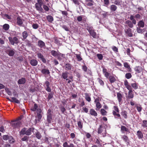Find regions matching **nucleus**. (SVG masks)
<instances>
[{"label":"nucleus","mask_w":147,"mask_h":147,"mask_svg":"<svg viewBox=\"0 0 147 147\" xmlns=\"http://www.w3.org/2000/svg\"><path fill=\"white\" fill-rule=\"evenodd\" d=\"M37 55L38 58L40 59L44 63L46 62L45 59L44 57V56L40 53H38Z\"/></svg>","instance_id":"nucleus-5"},{"label":"nucleus","mask_w":147,"mask_h":147,"mask_svg":"<svg viewBox=\"0 0 147 147\" xmlns=\"http://www.w3.org/2000/svg\"><path fill=\"white\" fill-rule=\"evenodd\" d=\"M90 114L93 116H96L97 115V114L96 111L93 109H91L90 111Z\"/></svg>","instance_id":"nucleus-16"},{"label":"nucleus","mask_w":147,"mask_h":147,"mask_svg":"<svg viewBox=\"0 0 147 147\" xmlns=\"http://www.w3.org/2000/svg\"><path fill=\"white\" fill-rule=\"evenodd\" d=\"M42 117L41 114H37L36 117L38 119V120L39 121L41 119Z\"/></svg>","instance_id":"nucleus-61"},{"label":"nucleus","mask_w":147,"mask_h":147,"mask_svg":"<svg viewBox=\"0 0 147 147\" xmlns=\"http://www.w3.org/2000/svg\"><path fill=\"white\" fill-rule=\"evenodd\" d=\"M53 95L52 93H50L49 94L48 97L47 99H48V101L53 97Z\"/></svg>","instance_id":"nucleus-55"},{"label":"nucleus","mask_w":147,"mask_h":147,"mask_svg":"<svg viewBox=\"0 0 147 147\" xmlns=\"http://www.w3.org/2000/svg\"><path fill=\"white\" fill-rule=\"evenodd\" d=\"M96 106L97 108L99 109H100L101 107V104L99 102H96Z\"/></svg>","instance_id":"nucleus-59"},{"label":"nucleus","mask_w":147,"mask_h":147,"mask_svg":"<svg viewBox=\"0 0 147 147\" xmlns=\"http://www.w3.org/2000/svg\"><path fill=\"white\" fill-rule=\"evenodd\" d=\"M42 73L44 74L49 75L50 72L48 69H43L41 70Z\"/></svg>","instance_id":"nucleus-12"},{"label":"nucleus","mask_w":147,"mask_h":147,"mask_svg":"<svg viewBox=\"0 0 147 147\" xmlns=\"http://www.w3.org/2000/svg\"><path fill=\"white\" fill-rule=\"evenodd\" d=\"M85 95V99L86 100L89 102H90L91 101V98L89 96L88 94L87 93H86Z\"/></svg>","instance_id":"nucleus-36"},{"label":"nucleus","mask_w":147,"mask_h":147,"mask_svg":"<svg viewBox=\"0 0 147 147\" xmlns=\"http://www.w3.org/2000/svg\"><path fill=\"white\" fill-rule=\"evenodd\" d=\"M102 125H100L98 129V134H100L102 132Z\"/></svg>","instance_id":"nucleus-39"},{"label":"nucleus","mask_w":147,"mask_h":147,"mask_svg":"<svg viewBox=\"0 0 147 147\" xmlns=\"http://www.w3.org/2000/svg\"><path fill=\"white\" fill-rule=\"evenodd\" d=\"M89 33L90 35L94 38H96V34L94 30L91 31H90V32Z\"/></svg>","instance_id":"nucleus-33"},{"label":"nucleus","mask_w":147,"mask_h":147,"mask_svg":"<svg viewBox=\"0 0 147 147\" xmlns=\"http://www.w3.org/2000/svg\"><path fill=\"white\" fill-rule=\"evenodd\" d=\"M76 55L78 61H80L82 60V58L81 57L80 55L76 54Z\"/></svg>","instance_id":"nucleus-51"},{"label":"nucleus","mask_w":147,"mask_h":147,"mask_svg":"<svg viewBox=\"0 0 147 147\" xmlns=\"http://www.w3.org/2000/svg\"><path fill=\"white\" fill-rule=\"evenodd\" d=\"M121 138L125 142H127L129 141V139L127 136L126 135H123L121 137Z\"/></svg>","instance_id":"nucleus-34"},{"label":"nucleus","mask_w":147,"mask_h":147,"mask_svg":"<svg viewBox=\"0 0 147 147\" xmlns=\"http://www.w3.org/2000/svg\"><path fill=\"white\" fill-rule=\"evenodd\" d=\"M94 141L95 143H96L100 145H101L102 143H101V141L99 140L97 138L96 139H95Z\"/></svg>","instance_id":"nucleus-48"},{"label":"nucleus","mask_w":147,"mask_h":147,"mask_svg":"<svg viewBox=\"0 0 147 147\" xmlns=\"http://www.w3.org/2000/svg\"><path fill=\"white\" fill-rule=\"evenodd\" d=\"M121 115L125 119L127 118V112L126 111H122L121 113Z\"/></svg>","instance_id":"nucleus-35"},{"label":"nucleus","mask_w":147,"mask_h":147,"mask_svg":"<svg viewBox=\"0 0 147 147\" xmlns=\"http://www.w3.org/2000/svg\"><path fill=\"white\" fill-rule=\"evenodd\" d=\"M142 126L144 127H147V121L143 120Z\"/></svg>","instance_id":"nucleus-53"},{"label":"nucleus","mask_w":147,"mask_h":147,"mask_svg":"<svg viewBox=\"0 0 147 147\" xmlns=\"http://www.w3.org/2000/svg\"><path fill=\"white\" fill-rule=\"evenodd\" d=\"M42 5L38 3H36L35 4V7L37 10L41 12H43V10L41 7Z\"/></svg>","instance_id":"nucleus-6"},{"label":"nucleus","mask_w":147,"mask_h":147,"mask_svg":"<svg viewBox=\"0 0 147 147\" xmlns=\"http://www.w3.org/2000/svg\"><path fill=\"white\" fill-rule=\"evenodd\" d=\"M109 80L111 83H113L116 81V79L115 77L113 76H110L109 77Z\"/></svg>","instance_id":"nucleus-26"},{"label":"nucleus","mask_w":147,"mask_h":147,"mask_svg":"<svg viewBox=\"0 0 147 147\" xmlns=\"http://www.w3.org/2000/svg\"><path fill=\"white\" fill-rule=\"evenodd\" d=\"M17 23L20 26H21L23 23L22 19L20 18V17H18L17 18Z\"/></svg>","instance_id":"nucleus-14"},{"label":"nucleus","mask_w":147,"mask_h":147,"mask_svg":"<svg viewBox=\"0 0 147 147\" xmlns=\"http://www.w3.org/2000/svg\"><path fill=\"white\" fill-rule=\"evenodd\" d=\"M86 28L89 32L93 30V27L90 26H87L86 27Z\"/></svg>","instance_id":"nucleus-38"},{"label":"nucleus","mask_w":147,"mask_h":147,"mask_svg":"<svg viewBox=\"0 0 147 147\" xmlns=\"http://www.w3.org/2000/svg\"><path fill=\"white\" fill-rule=\"evenodd\" d=\"M117 9V7L114 5H112L110 6V9L111 11H114Z\"/></svg>","instance_id":"nucleus-22"},{"label":"nucleus","mask_w":147,"mask_h":147,"mask_svg":"<svg viewBox=\"0 0 147 147\" xmlns=\"http://www.w3.org/2000/svg\"><path fill=\"white\" fill-rule=\"evenodd\" d=\"M62 27L67 31H69V30L68 27L65 25H63L62 26Z\"/></svg>","instance_id":"nucleus-46"},{"label":"nucleus","mask_w":147,"mask_h":147,"mask_svg":"<svg viewBox=\"0 0 147 147\" xmlns=\"http://www.w3.org/2000/svg\"><path fill=\"white\" fill-rule=\"evenodd\" d=\"M72 1L75 5H79L80 4L78 0H72Z\"/></svg>","instance_id":"nucleus-63"},{"label":"nucleus","mask_w":147,"mask_h":147,"mask_svg":"<svg viewBox=\"0 0 147 147\" xmlns=\"http://www.w3.org/2000/svg\"><path fill=\"white\" fill-rule=\"evenodd\" d=\"M32 27L33 28L36 29L38 28V26L36 24H34L32 25Z\"/></svg>","instance_id":"nucleus-60"},{"label":"nucleus","mask_w":147,"mask_h":147,"mask_svg":"<svg viewBox=\"0 0 147 147\" xmlns=\"http://www.w3.org/2000/svg\"><path fill=\"white\" fill-rule=\"evenodd\" d=\"M5 51L6 53L10 56H13L15 53V50L13 49H7Z\"/></svg>","instance_id":"nucleus-3"},{"label":"nucleus","mask_w":147,"mask_h":147,"mask_svg":"<svg viewBox=\"0 0 147 147\" xmlns=\"http://www.w3.org/2000/svg\"><path fill=\"white\" fill-rule=\"evenodd\" d=\"M38 44L39 47L40 48L44 47L45 46V43L41 40L38 41Z\"/></svg>","instance_id":"nucleus-11"},{"label":"nucleus","mask_w":147,"mask_h":147,"mask_svg":"<svg viewBox=\"0 0 147 147\" xmlns=\"http://www.w3.org/2000/svg\"><path fill=\"white\" fill-rule=\"evenodd\" d=\"M8 39L11 44L12 45H14L15 43H18V38L16 37L12 38L11 37H9Z\"/></svg>","instance_id":"nucleus-2"},{"label":"nucleus","mask_w":147,"mask_h":147,"mask_svg":"<svg viewBox=\"0 0 147 147\" xmlns=\"http://www.w3.org/2000/svg\"><path fill=\"white\" fill-rule=\"evenodd\" d=\"M97 56L99 59L102 60V59L103 56L101 54H97Z\"/></svg>","instance_id":"nucleus-56"},{"label":"nucleus","mask_w":147,"mask_h":147,"mask_svg":"<svg viewBox=\"0 0 147 147\" xmlns=\"http://www.w3.org/2000/svg\"><path fill=\"white\" fill-rule=\"evenodd\" d=\"M134 69L135 71L138 73H140L142 70L140 66H136Z\"/></svg>","instance_id":"nucleus-25"},{"label":"nucleus","mask_w":147,"mask_h":147,"mask_svg":"<svg viewBox=\"0 0 147 147\" xmlns=\"http://www.w3.org/2000/svg\"><path fill=\"white\" fill-rule=\"evenodd\" d=\"M3 28L5 31L7 30L9 28V25L7 24H4L3 26Z\"/></svg>","instance_id":"nucleus-27"},{"label":"nucleus","mask_w":147,"mask_h":147,"mask_svg":"<svg viewBox=\"0 0 147 147\" xmlns=\"http://www.w3.org/2000/svg\"><path fill=\"white\" fill-rule=\"evenodd\" d=\"M9 139H11V140H9V142L10 143H12L14 142V139L11 136H10Z\"/></svg>","instance_id":"nucleus-62"},{"label":"nucleus","mask_w":147,"mask_h":147,"mask_svg":"<svg viewBox=\"0 0 147 147\" xmlns=\"http://www.w3.org/2000/svg\"><path fill=\"white\" fill-rule=\"evenodd\" d=\"M137 135L138 137V138H142L143 137V134L140 131H138L137 132Z\"/></svg>","instance_id":"nucleus-19"},{"label":"nucleus","mask_w":147,"mask_h":147,"mask_svg":"<svg viewBox=\"0 0 147 147\" xmlns=\"http://www.w3.org/2000/svg\"><path fill=\"white\" fill-rule=\"evenodd\" d=\"M47 115V121L48 124L51 123L53 118L51 114V109H49L48 110Z\"/></svg>","instance_id":"nucleus-1"},{"label":"nucleus","mask_w":147,"mask_h":147,"mask_svg":"<svg viewBox=\"0 0 147 147\" xmlns=\"http://www.w3.org/2000/svg\"><path fill=\"white\" fill-rule=\"evenodd\" d=\"M132 90H129L128 92V98H132L134 97V94L132 93Z\"/></svg>","instance_id":"nucleus-28"},{"label":"nucleus","mask_w":147,"mask_h":147,"mask_svg":"<svg viewBox=\"0 0 147 147\" xmlns=\"http://www.w3.org/2000/svg\"><path fill=\"white\" fill-rule=\"evenodd\" d=\"M26 128H24L22 129L21 131L20 132V135H24L26 134Z\"/></svg>","instance_id":"nucleus-29"},{"label":"nucleus","mask_w":147,"mask_h":147,"mask_svg":"<svg viewBox=\"0 0 147 147\" xmlns=\"http://www.w3.org/2000/svg\"><path fill=\"white\" fill-rule=\"evenodd\" d=\"M32 130V128H29L27 130L26 129V135L28 136H29L31 135Z\"/></svg>","instance_id":"nucleus-20"},{"label":"nucleus","mask_w":147,"mask_h":147,"mask_svg":"<svg viewBox=\"0 0 147 147\" xmlns=\"http://www.w3.org/2000/svg\"><path fill=\"white\" fill-rule=\"evenodd\" d=\"M38 61L36 59H32L30 61V63L32 66H35L38 64Z\"/></svg>","instance_id":"nucleus-8"},{"label":"nucleus","mask_w":147,"mask_h":147,"mask_svg":"<svg viewBox=\"0 0 147 147\" xmlns=\"http://www.w3.org/2000/svg\"><path fill=\"white\" fill-rule=\"evenodd\" d=\"M124 66L128 69H130L129 65L127 62H125L124 63Z\"/></svg>","instance_id":"nucleus-43"},{"label":"nucleus","mask_w":147,"mask_h":147,"mask_svg":"<svg viewBox=\"0 0 147 147\" xmlns=\"http://www.w3.org/2000/svg\"><path fill=\"white\" fill-rule=\"evenodd\" d=\"M125 32L129 37L133 36V34L131 33V29L128 28L126 31L125 30Z\"/></svg>","instance_id":"nucleus-10"},{"label":"nucleus","mask_w":147,"mask_h":147,"mask_svg":"<svg viewBox=\"0 0 147 147\" xmlns=\"http://www.w3.org/2000/svg\"><path fill=\"white\" fill-rule=\"evenodd\" d=\"M113 113L115 116H117L118 117H119L121 116L119 114L117 113L115 111H113Z\"/></svg>","instance_id":"nucleus-57"},{"label":"nucleus","mask_w":147,"mask_h":147,"mask_svg":"<svg viewBox=\"0 0 147 147\" xmlns=\"http://www.w3.org/2000/svg\"><path fill=\"white\" fill-rule=\"evenodd\" d=\"M113 3L116 5H121V1L119 0H115Z\"/></svg>","instance_id":"nucleus-40"},{"label":"nucleus","mask_w":147,"mask_h":147,"mask_svg":"<svg viewBox=\"0 0 147 147\" xmlns=\"http://www.w3.org/2000/svg\"><path fill=\"white\" fill-rule=\"evenodd\" d=\"M47 19L48 21L50 23H52L53 20V17L51 15H48L47 16Z\"/></svg>","instance_id":"nucleus-18"},{"label":"nucleus","mask_w":147,"mask_h":147,"mask_svg":"<svg viewBox=\"0 0 147 147\" xmlns=\"http://www.w3.org/2000/svg\"><path fill=\"white\" fill-rule=\"evenodd\" d=\"M125 23L127 24L128 26L130 28H132L134 25L131 21L129 20H127L126 21Z\"/></svg>","instance_id":"nucleus-13"},{"label":"nucleus","mask_w":147,"mask_h":147,"mask_svg":"<svg viewBox=\"0 0 147 147\" xmlns=\"http://www.w3.org/2000/svg\"><path fill=\"white\" fill-rule=\"evenodd\" d=\"M144 22L142 21H140L138 22V25L140 27L143 28L144 26Z\"/></svg>","instance_id":"nucleus-23"},{"label":"nucleus","mask_w":147,"mask_h":147,"mask_svg":"<svg viewBox=\"0 0 147 147\" xmlns=\"http://www.w3.org/2000/svg\"><path fill=\"white\" fill-rule=\"evenodd\" d=\"M11 100L9 98H7V99L11 102H14L16 103L19 104L20 103V101L15 97H12L11 98Z\"/></svg>","instance_id":"nucleus-7"},{"label":"nucleus","mask_w":147,"mask_h":147,"mask_svg":"<svg viewBox=\"0 0 147 147\" xmlns=\"http://www.w3.org/2000/svg\"><path fill=\"white\" fill-rule=\"evenodd\" d=\"M117 95L118 101L119 102H120L122 100V95L121 93L119 92L117 93Z\"/></svg>","instance_id":"nucleus-30"},{"label":"nucleus","mask_w":147,"mask_h":147,"mask_svg":"<svg viewBox=\"0 0 147 147\" xmlns=\"http://www.w3.org/2000/svg\"><path fill=\"white\" fill-rule=\"evenodd\" d=\"M132 87L135 89L138 88V87L136 83H132L131 84Z\"/></svg>","instance_id":"nucleus-49"},{"label":"nucleus","mask_w":147,"mask_h":147,"mask_svg":"<svg viewBox=\"0 0 147 147\" xmlns=\"http://www.w3.org/2000/svg\"><path fill=\"white\" fill-rule=\"evenodd\" d=\"M21 125V122L20 121H15L13 124L12 126L14 128H19Z\"/></svg>","instance_id":"nucleus-4"},{"label":"nucleus","mask_w":147,"mask_h":147,"mask_svg":"<svg viewBox=\"0 0 147 147\" xmlns=\"http://www.w3.org/2000/svg\"><path fill=\"white\" fill-rule=\"evenodd\" d=\"M82 69L85 72H86L87 70V67L85 65L82 66Z\"/></svg>","instance_id":"nucleus-64"},{"label":"nucleus","mask_w":147,"mask_h":147,"mask_svg":"<svg viewBox=\"0 0 147 147\" xmlns=\"http://www.w3.org/2000/svg\"><path fill=\"white\" fill-rule=\"evenodd\" d=\"M36 137L38 139L41 138L42 136L40 134L38 131L35 132Z\"/></svg>","instance_id":"nucleus-32"},{"label":"nucleus","mask_w":147,"mask_h":147,"mask_svg":"<svg viewBox=\"0 0 147 147\" xmlns=\"http://www.w3.org/2000/svg\"><path fill=\"white\" fill-rule=\"evenodd\" d=\"M5 90L7 92V93L10 96H11L12 95V93L9 90L8 88H5Z\"/></svg>","instance_id":"nucleus-44"},{"label":"nucleus","mask_w":147,"mask_h":147,"mask_svg":"<svg viewBox=\"0 0 147 147\" xmlns=\"http://www.w3.org/2000/svg\"><path fill=\"white\" fill-rule=\"evenodd\" d=\"M100 112L102 115H106L107 112L103 109H101Z\"/></svg>","instance_id":"nucleus-37"},{"label":"nucleus","mask_w":147,"mask_h":147,"mask_svg":"<svg viewBox=\"0 0 147 147\" xmlns=\"http://www.w3.org/2000/svg\"><path fill=\"white\" fill-rule=\"evenodd\" d=\"M10 136H9L8 135H4L3 136V138L4 140H7L9 139V138Z\"/></svg>","instance_id":"nucleus-47"},{"label":"nucleus","mask_w":147,"mask_h":147,"mask_svg":"<svg viewBox=\"0 0 147 147\" xmlns=\"http://www.w3.org/2000/svg\"><path fill=\"white\" fill-rule=\"evenodd\" d=\"M78 127L80 129L82 128V123L80 121H79L78 122Z\"/></svg>","instance_id":"nucleus-50"},{"label":"nucleus","mask_w":147,"mask_h":147,"mask_svg":"<svg viewBox=\"0 0 147 147\" xmlns=\"http://www.w3.org/2000/svg\"><path fill=\"white\" fill-rule=\"evenodd\" d=\"M125 77L128 79H129L131 77V75L130 73H127L125 74Z\"/></svg>","instance_id":"nucleus-45"},{"label":"nucleus","mask_w":147,"mask_h":147,"mask_svg":"<svg viewBox=\"0 0 147 147\" xmlns=\"http://www.w3.org/2000/svg\"><path fill=\"white\" fill-rule=\"evenodd\" d=\"M38 108V106L37 104L35 103L34 104V107L31 109V110L33 111H35Z\"/></svg>","instance_id":"nucleus-41"},{"label":"nucleus","mask_w":147,"mask_h":147,"mask_svg":"<svg viewBox=\"0 0 147 147\" xmlns=\"http://www.w3.org/2000/svg\"><path fill=\"white\" fill-rule=\"evenodd\" d=\"M121 131L122 133H124V131L127 132L129 131L128 129L126 128V127L124 126L121 125Z\"/></svg>","instance_id":"nucleus-15"},{"label":"nucleus","mask_w":147,"mask_h":147,"mask_svg":"<svg viewBox=\"0 0 147 147\" xmlns=\"http://www.w3.org/2000/svg\"><path fill=\"white\" fill-rule=\"evenodd\" d=\"M68 72L65 71L64 72H63L62 74V78L64 79H66L68 77Z\"/></svg>","instance_id":"nucleus-24"},{"label":"nucleus","mask_w":147,"mask_h":147,"mask_svg":"<svg viewBox=\"0 0 147 147\" xmlns=\"http://www.w3.org/2000/svg\"><path fill=\"white\" fill-rule=\"evenodd\" d=\"M65 69L67 70H70L71 69V65L69 63H66L65 65Z\"/></svg>","instance_id":"nucleus-17"},{"label":"nucleus","mask_w":147,"mask_h":147,"mask_svg":"<svg viewBox=\"0 0 147 147\" xmlns=\"http://www.w3.org/2000/svg\"><path fill=\"white\" fill-rule=\"evenodd\" d=\"M140 27H137L136 30L139 33H142L143 30L142 29L140 28Z\"/></svg>","instance_id":"nucleus-54"},{"label":"nucleus","mask_w":147,"mask_h":147,"mask_svg":"<svg viewBox=\"0 0 147 147\" xmlns=\"http://www.w3.org/2000/svg\"><path fill=\"white\" fill-rule=\"evenodd\" d=\"M22 36L24 39H26L28 36V34L26 31H24L22 33Z\"/></svg>","instance_id":"nucleus-31"},{"label":"nucleus","mask_w":147,"mask_h":147,"mask_svg":"<svg viewBox=\"0 0 147 147\" xmlns=\"http://www.w3.org/2000/svg\"><path fill=\"white\" fill-rule=\"evenodd\" d=\"M29 137L27 136H25L24 137L22 138L21 140L27 142L28 141Z\"/></svg>","instance_id":"nucleus-42"},{"label":"nucleus","mask_w":147,"mask_h":147,"mask_svg":"<svg viewBox=\"0 0 147 147\" xmlns=\"http://www.w3.org/2000/svg\"><path fill=\"white\" fill-rule=\"evenodd\" d=\"M26 81V79L25 78H22L18 80V83L19 84H23L25 83Z\"/></svg>","instance_id":"nucleus-9"},{"label":"nucleus","mask_w":147,"mask_h":147,"mask_svg":"<svg viewBox=\"0 0 147 147\" xmlns=\"http://www.w3.org/2000/svg\"><path fill=\"white\" fill-rule=\"evenodd\" d=\"M43 9L46 11H48L49 10V7L45 5H43Z\"/></svg>","instance_id":"nucleus-58"},{"label":"nucleus","mask_w":147,"mask_h":147,"mask_svg":"<svg viewBox=\"0 0 147 147\" xmlns=\"http://www.w3.org/2000/svg\"><path fill=\"white\" fill-rule=\"evenodd\" d=\"M3 17L5 19H11V17L7 14H5L3 15Z\"/></svg>","instance_id":"nucleus-52"},{"label":"nucleus","mask_w":147,"mask_h":147,"mask_svg":"<svg viewBox=\"0 0 147 147\" xmlns=\"http://www.w3.org/2000/svg\"><path fill=\"white\" fill-rule=\"evenodd\" d=\"M51 55L55 57H56L59 55V53L56 51L52 50L51 51Z\"/></svg>","instance_id":"nucleus-21"}]
</instances>
